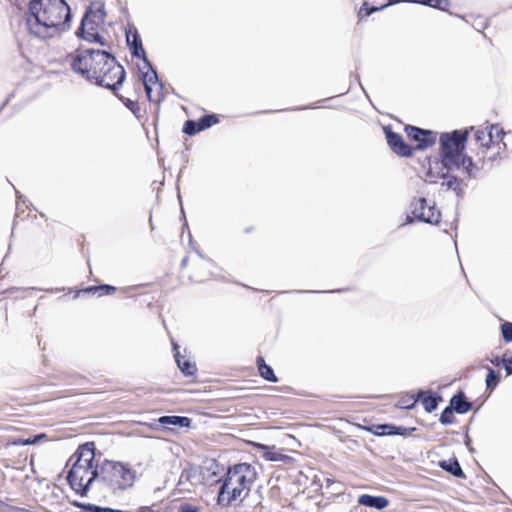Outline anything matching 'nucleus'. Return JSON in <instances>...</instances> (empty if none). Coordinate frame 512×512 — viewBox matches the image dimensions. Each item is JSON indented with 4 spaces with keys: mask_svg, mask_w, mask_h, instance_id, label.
<instances>
[{
    "mask_svg": "<svg viewBox=\"0 0 512 512\" xmlns=\"http://www.w3.org/2000/svg\"><path fill=\"white\" fill-rule=\"evenodd\" d=\"M71 69L82 78L110 89L118 96L117 91L125 80V69L116 58L99 49H78L69 55Z\"/></svg>",
    "mask_w": 512,
    "mask_h": 512,
    "instance_id": "obj_1",
    "label": "nucleus"
},
{
    "mask_svg": "<svg viewBox=\"0 0 512 512\" xmlns=\"http://www.w3.org/2000/svg\"><path fill=\"white\" fill-rule=\"evenodd\" d=\"M28 10L26 24L36 37L52 38L69 27L71 13L65 0H30Z\"/></svg>",
    "mask_w": 512,
    "mask_h": 512,
    "instance_id": "obj_2",
    "label": "nucleus"
},
{
    "mask_svg": "<svg viewBox=\"0 0 512 512\" xmlns=\"http://www.w3.org/2000/svg\"><path fill=\"white\" fill-rule=\"evenodd\" d=\"M94 442L80 445L70 457L66 466L71 467L67 473L70 488L80 496H86L94 481H97L98 460H96Z\"/></svg>",
    "mask_w": 512,
    "mask_h": 512,
    "instance_id": "obj_3",
    "label": "nucleus"
},
{
    "mask_svg": "<svg viewBox=\"0 0 512 512\" xmlns=\"http://www.w3.org/2000/svg\"><path fill=\"white\" fill-rule=\"evenodd\" d=\"M256 478V469L249 463L230 466L219 488L218 504L231 506L241 503L249 495Z\"/></svg>",
    "mask_w": 512,
    "mask_h": 512,
    "instance_id": "obj_4",
    "label": "nucleus"
},
{
    "mask_svg": "<svg viewBox=\"0 0 512 512\" xmlns=\"http://www.w3.org/2000/svg\"><path fill=\"white\" fill-rule=\"evenodd\" d=\"M469 132L467 129L442 133L439 137V155L448 169L463 168L467 178L472 176L474 163L465 155Z\"/></svg>",
    "mask_w": 512,
    "mask_h": 512,
    "instance_id": "obj_5",
    "label": "nucleus"
},
{
    "mask_svg": "<svg viewBox=\"0 0 512 512\" xmlns=\"http://www.w3.org/2000/svg\"><path fill=\"white\" fill-rule=\"evenodd\" d=\"M135 478V471L127 464L108 459L98 461L97 482L112 493L132 487Z\"/></svg>",
    "mask_w": 512,
    "mask_h": 512,
    "instance_id": "obj_6",
    "label": "nucleus"
},
{
    "mask_svg": "<svg viewBox=\"0 0 512 512\" xmlns=\"http://www.w3.org/2000/svg\"><path fill=\"white\" fill-rule=\"evenodd\" d=\"M506 133L497 125L492 124L475 131V140L478 145L477 154L483 164L494 162L502 159L503 153L506 151V143L503 138Z\"/></svg>",
    "mask_w": 512,
    "mask_h": 512,
    "instance_id": "obj_7",
    "label": "nucleus"
},
{
    "mask_svg": "<svg viewBox=\"0 0 512 512\" xmlns=\"http://www.w3.org/2000/svg\"><path fill=\"white\" fill-rule=\"evenodd\" d=\"M217 266L208 258L201 255L188 256L181 262L179 284L187 282L202 284L212 280L216 276Z\"/></svg>",
    "mask_w": 512,
    "mask_h": 512,
    "instance_id": "obj_8",
    "label": "nucleus"
},
{
    "mask_svg": "<svg viewBox=\"0 0 512 512\" xmlns=\"http://www.w3.org/2000/svg\"><path fill=\"white\" fill-rule=\"evenodd\" d=\"M105 17L104 3L101 1L92 2L82 18L81 25L76 33L77 36L88 42L105 45L100 36V30L103 28Z\"/></svg>",
    "mask_w": 512,
    "mask_h": 512,
    "instance_id": "obj_9",
    "label": "nucleus"
},
{
    "mask_svg": "<svg viewBox=\"0 0 512 512\" xmlns=\"http://www.w3.org/2000/svg\"><path fill=\"white\" fill-rule=\"evenodd\" d=\"M208 470L203 466L189 464L180 474L177 490L180 493L192 492L198 486L206 484Z\"/></svg>",
    "mask_w": 512,
    "mask_h": 512,
    "instance_id": "obj_10",
    "label": "nucleus"
},
{
    "mask_svg": "<svg viewBox=\"0 0 512 512\" xmlns=\"http://www.w3.org/2000/svg\"><path fill=\"white\" fill-rule=\"evenodd\" d=\"M410 208L414 219L418 221L432 225H437L440 222V211L436 208L435 204L428 203L424 197L414 199L411 202Z\"/></svg>",
    "mask_w": 512,
    "mask_h": 512,
    "instance_id": "obj_11",
    "label": "nucleus"
},
{
    "mask_svg": "<svg viewBox=\"0 0 512 512\" xmlns=\"http://www.w3.org/2000/svg\"><path fill=\"white\" fill-rule=\"evenodd\" d=\"M404 131L406 133L407 138L410 141L416 142V146L414 148L417 150H424L436 143L437 133L431 130L421 129L419 127L413 125H405Z\"/></svg>",
    "mask_w": 512,
    "mask_h": 512,
    "instance_id": "obj_12",
    "label": "nucleus"
},
{
    "mask_svg": "<svg viewBox=\"0 0 512 512\" xmlns=\"http://www.w3.org/2000/svg\"><path fill=\"white\" fill-rule=\"evenodd\" d=\"M144 86L147 99L150 102L158 103L162 99V84L158 81L156 72L149 68L147 72L142 73L141 81L138 87Z\"/></svg>",
    "mask_w": 512,
    "mask_h": 512,
    "instance_id": "obj_13",
    "label": "nucleus"
},
{
    "mask_svg": "<svg viewBox=\"0 0 512 512\" xmlns=\"http://www.w3.org/2000/svg\"><path fill=\"white\" fill-rule=\"evenodd\" d=\"M383 131L390 149L401 157H411L414 152V148L408 145L403 137L394 131L390 126L383 127Z\"/></svg>",
    "mask_w": 512,
    "mask_h": 512,
    "instance_id": "obj_14",
    "label": "nucleus"
},
{
    "mask_svg": "<svg viewBox=\"0 0 512 512\" xmlns=\"http://www.w3.org/2000/svg\"><path fill=\"white\" fill-rule=\"evenodd\" d=\"M219 122L216 114L203 115L199 120H187L183 125V132L187 135H195L204 131Z\"/></svg>",
    "mask_w": 512,
    "mask_h": 512,
    "instance_id": "obj_15",
    "label": "nucleus"
},
{
    "mask_svg": "<svg viewBox=\"0 0 512 512\" xmlns=\"http://www.w3.org/2000/svg\"><path fill=\"white\" fill-rule=\"evenodd\" d=\"M428 168L425 172V181L429 183H436L439 179L445 178V170L450 169L444 164V162L438 159L432 160L427 158Z\"/></svg>",
    "mask_w": 512,
    "mask_h": 512,
    "instance_id": "obj_16",
    "label": "nucleus"
},
{
    "mask_svg": "<svg viewBox=\"0 0 512 512\" xmlns=\"http://www.w3.org/2000/svg\"><path fill=\"white\" fill-rule=\"evenodd\" d=\"M127 44L130 47L131 53L138 58H145V50L142 46V41L136 30L131 29L126 33Z\"/></svg>",
    "mask_w": 512,
    "mask_h": 512,
    "instance_id": "obj_17",
    "label": "nucleus"
},
{
    "mask_svg": "<svg viewBox=\"0 0 512 512\" xmlns=\"http://www.w3.org/2000/svg\"><path fill=\"white\" fill-rule=\"evenodd\" d=\"M417 396L419 398V401L423 405L426 412H432L436 409L438 406L439 401H441V397L437 396L434 392L428 390V391H422L420 390L417 393Z\"/></svg>",
    "mask_w": 512,
    "mask_h": 512,
    "instance_id": "obj_18",
    "label": "nucleus"
},
{
    "mask_svg": "<svg viewBox=\"0 0 512 512\" xmlns=\"http://www.w3.org/2000/svg\"><path fill=\"white\" fill-rule=\"evenodd\" d=\"M358 503L363 506L382 510L389 505V500L384 496H372L369 494H363L358 498Z\"/></svg>",
    "mask_w": 512,
    "mask_h": 512,
    "instance_id": "obj_19",
    "label": "nucleus"
},
{
    "mask_svg": "<svg viewBox=\"0 0 512 512\" xmlns=\"http://www.w3.org/2000/svg\"><path fill=\"white\" fill-rule=\"evenodd\" d=\"M175 509L177 512H201V497L191 499H177L175 501Z\"/></svg>",
    "mask_w": 512,
    "mask_h": 512,
    "instance_id": "obj_20",
    "label": "nucleus"
},
{
    "mask_svg": "<svg viewBox=\"0 0 512 512\" xmlns=\"http://www.w3.org/2000/svg\"><path fill=\"white\" fill-rule=\"evenodd\" d=\"M450 407L459 414H465L472 409V403L466 400L463 391H458L450 400Z\"/></svg>",
    "mask_w": 512,
    "mask_h": 512,
    "instance_id": "obj_21",
    "label": "nucleus"
},
{
    "mask_svg": "<svg viewBox=\"0 0 512 512\" xmlns=\"http://www.w3.org/2000/svg\"><path fill=\"white\" fill-rule=\"evenodd\" d=\"M400 2L401 0H388L386 3H382L379 6H369L368 2L364 1V3L357 12L358 20L362 21L366 17L370 16L372 13L381 11L390 5H394Z\"/></svg>",
    "mask_w": 512,
    "mask_h": 512,
    "instance_id": "obj_22",
    "label": "nucleus"
},
{
    "mask_svg": "<svg viewBox=\"0 0 512 512\" xmlns=\"http://www.w3.org/2000/svg\"><path fill=\"white\" fill-rule=\"evenodd\" d=\"M256 366L258 369L259 375L268 382H277L278 378L276 377L271 366L266 364L265 359L262 356H257L256 358Z\"/></svg>",
    "mask_w": 512,
    "mask_h": 512,
    "instance_id": "obj_23",
    "label": "nucleus"
},
{
    "mask_svg": "<svg viewBox=\"0 0 512 512\" xmlns=\"http://www.w3.org/2000/svg\"><path fill=\"white\" fill-rule=\"evenodd\" d=\"M442 182V186L446 188V190H451L456 193V195L460 196L463 194V180L457 178L456 176L449 175L448 171L445 172V178Z\"/></svg>",
    "mask_w": 512,
    "mask_h": 512,
    "instance_id": "obj_24",
    "label": "nucleus"
},
{
    "mask_svg": "<svg viewBox=\"0 0 512 512\" xmlns=\"http://www.w3.org/2000/svg\"><path fill=\"white\" fill-rule=\"evenodd\" d=\"M439 466L442 469H444L445 471L451 473L453 476H456L459 478H466V475L463 472V470L456 458L440 461Z\"/></svg>",
    "mask_w": 512,
    "mask_h": 512,
    "instance_id": "obj_25",
    "label": "nucleus"
},
{
    "mask_svg": "<svg viewBox=\"0 0 512 512\" xmlns=\"http://www.w3.org/2000/svg\"><path fill=\"white\" fill-rule=\"evenodd\" d=\"M178 368L185 376H195L197 373V367L194 362H191L183 355H177L175 360Z\"/></svg>",
    "mask_w": 512,
    "mask_h": 512,
    "instance_id": "obj_26",
    "label": "nucleus"
},
{
    "mask_svg": "<svg viewBox=\"0 0 512 512\" xmlns=\"http://www.w3.org/2000/svg\"><path fill=\"white\" fill-rule=\"evenodd\" d=\"M162 425H174L180 427H190L191 419L185 416H162L158 419Z\"/></svg>",
    "mask_w": 512,
    "mask_h": 512,
    "instance_id": "obj_27",
    "label": "nucleus"
},
{
    "mask_svg": "<svg viewBox=\"0 0 512 512\" xmlns=\"http://www.w3.org/2000/svg\"><path fill=\"white\" fill-rule=\"evenodd\" d=\"M401 2H412L421 5L430 6L442 11H447L450 7V0H401Z\"/></svg>",
    "mask_w": 512,
    "mask_h": 512,
    "instance_id": "obj_28",
    "label": "nucleus"
},
{
    "mask_svg": "<svg viewBox=\"0 0 512 512\" xmlns=\"http://www.w3.org/2000/svg\"><path fill=\"white\" fill-rule=\"evenodd\" d=\"M85 293L97 294L98 296L112 295L117 288L112 285L103 284L97 286H89L83 290Z\"/></svg>",
    "mask_w": 512,
    "mask_h": 512,
    "instance_id": "obj_29",
    "label": "nucleus"
},
{
    "mask_svg": "<svg viewBox=\"0 0 512 512\" xmlns=\"http://www.w3.org/2000/svg\"><path fill=\"white\" fill-rule=\"evenodd\" d=\"M501 379V376L499 373L494 371L491 367H487V375L485 379L486 383V390L489 392V394L492 393V391L497 387Z\"/></svg>",
    "mask_w": 512,
    "mask_h": 512,
    "instance_id": "obj_30",
    "label": "nucleus"
},
{
    "mask_svg": "<svg viewBox=\"0 0 512 512\" xmlns=\"http://www.w3.org/2000/svg\"><path fill=\"white\" fill-rule=\"evenodd\" d=\"M418 401L419 398L417 394H404L399 398L396 403V407L401 409H412Z\"/></svg>",
    "mask_w": 512,
    "mask_h": 512,
    "instance_id": "obj_31",
    "label": "nucleus"
},
{
    "mask_svg": "<svg viewBox=\"0 0 512 512\" xmlns=\"http://www.w3.org/2000/svg\"><path fill=\"white\" fill-rule=\"evenodd\" d=\"M370 433L376 436H384V435H392V429H395V425L391 424H379V425H371L369 427H364Z\"/></svg>",
    "mask_w": 512,
    "mask_h": 512,
    "instance_id": "obj_32",
    "label": "nucleus"
},
{
    "mask_svg": "<svg viewBox=\"0 0 512 512\" xmlns=\"http://www.w3.org/2000/svg\"><path fill=\"white\" fill-rule=\"evenodd\" d=\"M502 338L505 343L512 342V322H504L500 326Z\"/></svg>",
    "mask_w": 512,
    "mask_h": 512,
    "instance_id": "obj_33",
    "label": "nucleus"
},
{
    "mask_svg": "<svg viewBox=\"0 0 512 512\" xmlns=\"http://www.w3.org/2000/svg\"><path fill=\"white\" fill-rule=\"evenodd\" d=\"M453 409L449 406V407H446L441 415H440V422L444 425H447V424H452L454 423L455 421V417H454V414H453Z\"/></svg>",
    "mask_w": 512,
    "mask_h": 512,
    "instance_id": "obj_34",
    "label": "nucleus"
},
{
    "mask_svg": "<svg viewBox=\"0 0 512 512\" xmlns=\"http://www.w3.org/2000/svg\"><path fill=\"white\" fill-rule=\"evenodd\" d=\"M85 509L89 512H129L125 510L113 509L110 507H101L95 504H88Z\"/></svg>",
    "mask_w": 512,
    "mask_h": 512,
    "instance_id": "obj_35",
    "label": "nucleus"
},
{
    "mask_svg": "<svg viewBox=\"0 0 512 512\" xmlns=\"http://www.w3.org/2000/svg\"><path fill=\"white\" fill-rule=\"evenodd\" d=\"M415 430V427L407 428L403 426H395V429H392V435L408 436L411 435Z\"/></svg>",
    "mask_w": 512,
    "mask_h": 512,
    "instance_id": "obj_36",
    "label": "nucleus"
},
{
    "mask_svg": "<svg viewBox=\"0 0 512 512\" xmlns=\"http://www.w3.org/2000/svg\"><path fill=\"white\" fill-rule=\"evenodd\" d=\"M37 441V437L35 438H27V439H21V438H18V439H15L11 442L12 445H16V446H25V445H32V444H35Z\"/></svg>",
    "mask_w": 512,
    "mask_h": 512,
    "instance_id": "obj_37",
    "label": "nucleus"
},
{
    "mask_svg": "<svg viewBox=\"0 0 512 512\" xmlns=\"http://www.w3.org/2000/svg\"><path fill=\"white\" fill-rule=\"evenodd\" d=\"M125 104L127 108H129L133 113H136L140 110L139 104L136 101L130 100V99H123L122 97H119Z\"/></svg>",
    "mask_w": 512,
    "mask_h": 512,
    "instance_id": "obj_38",
    "label": "nucleus"
},
{
    "mask_svg": "<svg viewBox=\"0 0 512 512\" xmlns=\"http://www.w3.org/2000/svg\"><path fill=\"white\" fill-rule=\"evenodd\" d=\"M502 362L504 364L507 375L512 374V356L509 358H503Z\"/></svg>",
    "mask_w": 512,
    "mask_h": 512,
    "instance_id": "obj_39",
    "label": "nucleus"
},
{
    "mask_svg": "<svg viewBox=\"0 0 512 512\" xmlns=\"http://www.w3.org/2000/svg\"><path fill=\"white\" fill-rule=\"evenodd\" d=\"M172 347H173V351H174V357H175V360H176L177 359V355H181L180 351H179V346H178V344L175 341H172Z\"/></svg>",
    "mask_w": 512,
    "mask_h": 512,
    "instance_id": "obj_40",
    "label": "nucleus"
},
{
    "mask_svg": "<svg viewBox=\"0 0 512 512\" xmlns=\"http://www.w3.org/2000/svg\"><path fill=\"white\" fill-rule=\"evenodd\" d=\"M16 291H18V288H14V287H12V288H10V289H7V290L3 291V292L1 293V295H4V294H12V293H14V292H16Z\"/></svg>",
    "mask_w": 512,
    "mask_h": 512,
    "instance_id": "obj_41",
    "label": "nucleus"
},
{
    "mask_svg": "<svg viewBox=\"0 0 512 512\" xmlns=\"http://www.w3.org/2000/svg\"><path fill=\"white\" fill-rule=\"evenodd\" d=\"M255 230H256V228H255L254 226H249V227H246V228L244 229V233H246V234H250V233L255 232Z\"/></svg>",
    "mask_w": 512,
    "mask_h": 512,
    "instance_id": "obj_42",
    "label": "nucleus"
},
{
    "mask_svg": "<svg viewBox=\"0 0 512 512\" xmlns=\"http://www.w3.org/2000/svg\"><path fill=\"white\" fill-rule=\"evenodd\" d=\"M491 363L494 365V366H498L500 364V358L499 357H495L493 359L490 360Z\"/></svg>",
    "mask_w": 512,
    "mask_h": 512,
    "instance_id": "obj_43",
    "label": "nucleus"
},
{
    "mask_svg": "<svg viewBox=\"0 0 512 512\" xmlns=\"http://www.w3.org/2000/svg\"><path fill=\"white\" fill-rule=\"evenodd\" d=\"M264 456H265V458H266V459H268V460H272V461H273V460H276V458H275V457H273V456L271 455V453H265V455H264Z\"/></svg>",
    "mask_w": 512,
    "mask_h": 512,
    "instance_id": "obj_44",
    "label": "nucleus"
}]
</instances>
